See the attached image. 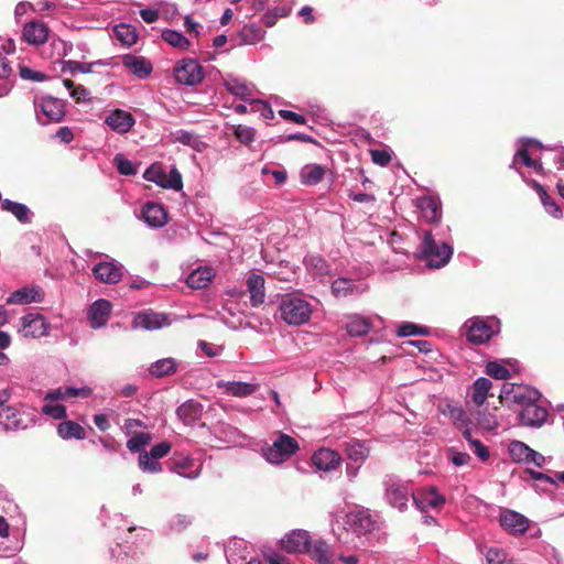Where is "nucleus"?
Instances as JSON below:
<instances>
[{
    "mask_svg": "<svg viewBox=\"0 0 564 564\" xmlns=\"http://www.w3.org/2000/svg\"><path fill=\"white\" fill-rule=\"evenodd\" d=\"M280 313L285 323L299 326L310 321L312 308L310 303L301 297L284 295L280 303Z\"/></svg>",
    "mask_w": 564,
    "mask_h": 564,
    "instance_id": "obj_1",
    "label": "nucleus"
},
{
    "mask_svg": "<svg viewBox=\"0 0 564 564\" xmlns=\"http://www.w3.org/2000/svg\"><path fill=\"white\" fill-rule=\"evenodd\" d=\"M299 448L300 446L295 438L281 433L272 445L262 448V453L269 463L281 464L294 455Z\"/></svg>",
    "mask_w": 564,
    "mask_h": 564,
    "instance_id": "obj_2",
    "label": "nucleus"
},
{
    "mask_svg": "<svg viewBox=\"0 0 564 564\" xmlns=\"http://www.w3.org/2000/svg\"><path fill=\"white\" fill-rule=\"evenodd\" d=\"M541 393L529 386H517L514 383L506 382L502 384L499 401L500 403H511L518 404L522 408L527 406L529 403L534 401H539Z\"/></svg>",
    "mask_w": 564,
    "mask_h": 564,
    "instance_id": "obj_3",
    "label": "nucleus"
},
{
    "mask_svg": "<svg viewBox=\"0 0 564 564\" xmlns=\"http://www.w3.org/2000/svg\"><path fill=\"white\" fill-rule=\"evenodd\" d=\"M34 109L40 123L59 122L64 116V104L52 96H42L34 99Z\"/></svg>",
    "mask_w": 564,
    "mask_h": 564,
    "instance_id": "obj_4",
    "label": "nucleus"
},
{
    "mask_svg": "<svg viewBox=\"0 0 564 564\" xmlns=\"http://www.w3.org/2000/svg\"><path fill=\"white\" fill-rule=\"evenodd\" d=\"M174 76L178 84L195 86L204 79V72L196 61L184 59L174 68Z\"/></svg>",
    "mask_w": 564,
    "mask_h": 564,
    "instance_id": "obj_5",
    "label": "nucleus"
},
{
    "mask_svg": "<svg viewBox=\"0 0 564 564\" xmlns=\"http://www.w3.org/2000/svg\"><path fill=\"white\" fill-rule=\"evenodd\" d=\"M376 522L368 510L350 511L345 517L344 530H351L357 535H365L375 530Z\"/></svg>",
    "mask_w": 564,
    "mask_h": 564,
    "instance_id": "obj_6",
    "label": "nucleus"
},
{
    "mask_svg": "<svg viewBox=\"0 0 564 564\" xmlns=\"http://www.w3.org/2000/svg\"><path fill=\"white\" fill-rule=\"evenodd\" d=\"M21 408L8 405L0 410V430L2 432H18L25 430L28 423L23 417Z\"/></svg>",
    "mask_w": 564,
    "mask_h": 564,
    "instance_id": "obj_7",
    "label": "nucleus"
},
{
    "mask_svg": "<svg viewBox=\"0 0 564 564\" xmlns=\"http://www.w3.org/2000/svg\"><path fill=\"white\" fill-rule=\"evenodd\" d=\"M167 325H170L167 315L153 311L138 313L132 322L133 328H142L145 330H156Z\"/></svg>",
    "mask_w": 564,
    "mask_h": 564,
    "instance_id": "obj_8",
    "label": "nucleus"
},
{
    "mask_svg": "<svg viewBox=\"0 0 564 564\" xmlns=\"http://www.w3.org/2000/svg\"><path fill=\"white\" fill-rule=\"evenodd\" d=\"M534 401L522 408L519 413L520 423L524 426L540 427L544 424L549 416V412L545 408L539 405Z\"/></svg>",
    "mask_w": 564,
    "mask_h": 564,
    "instance_id": "obj_9",
    "label": "nucleus"
},
{
    "mask_svg": "<svg viewBox=\"0 0 564 564\" xmlns=\"http://www.w3.org/2000/svg\"><path fill=\"white\" fill-rule=\"evenodd\" d=\"M22 322V334L25 337L39 338L47 335L48 325L45 318L41 314H26L21 318Z\"/></svg>",
    "mask_w": 564,
    "mask_h": 564,
    "instance_id": "obj_10",
    "label": "nucleus"
},
{
    "mask_svg": "<svg viewBox=\"0 0 564 564\" xmlns=\"http://www.w3.org/2000/svg\"><path fill=\"white\" fill-rule=\"evenodd\" d=\"M105 123L115 132L123 134L129 132L135 123L133 116L121 109L110 111L106 118Z\"/></svg>",
    "mask_w": 564,
    "mask_h": 564,
    "instance_id": "obj_11",
    "label": "nucleus"
},
{
    "mask_svg": "<svg viewBox=\"0 0 564 564\" xmlns=\"http://www.w3.org/2000/svg\"><path fill=\"white\" fill-rule=\"evenodd\" d=\"M453 249H421L415 258L430 269L444 267L452 257Z\"/></svg>",
    "mask_w": 564,
    "mask_h": 564,
    "instance_id": "obj_12",
    "label": "nucleus"
},
{
    "mask_svg": "<svg viewBox=\"0 0 564 564\" xmlns=\"http://www.w3.org/2000/svg\"><path fill=\"white\" fill-rule=\"evenodd\" d=\"M310 534L304 530H295L281 540L282 549L289 553L310 551Z\"/></svg>",
    "mask_w": 564,
    "mask_h": 564,
    "instance_id": "obj_13",
    "label": "nucleus"
},
{
    "mask_svg": "<svg viewBox=\"0 0 564 564\" xmlns=\"http://www.w3.org/2000/svg\"><path fill=\"white\" fill-rule=\"evenodd\" d=\"M500 525L512 534H522L529 529V520L512 510H506L500 516Z\"/></svg>",
    "mask_w": 564,
    "mask_h": 564,
    "instance_id": "obj_14",
    "label": "nucleus"
},
{
    "mask_svg": "<svg viewBox=\"0 0 564 564\" xmlns=\"http://www.w3.org/2000/svg\"><path fill=\"white\" fill-rule=\"evenodd\" d=\"M340 455L329 448H321L316 451L312 456V463L314 466L324 471H330L337 468L340 464Z\"/></svg>",
    "mask_w": 564,
    "mask_h": 564,
    "instance_id": "obj_15",
    "label": "nucleus"
},
{
    "mask_svg": "<svg viewBox=\"0 0 564 564\" xmlns=\"http://www.w3.org/2000/svg\"><path fill=\"white\" fill-rule=\"evenodd\" d=\"M94 274L102 283H118L122 278V267L115 262H100L94 267Z\"/></svg>",
    "mask_w": 564,
    "mask_h": 564,
    "instance_id": "obj_16",
    "label": "nucleus"
},
{
    "mask_svg": "<svg viewBox=\"0 0 564 564\" xmlns=\"http://www.w3.org/2000/svg\"><path fill=\"white\" fill-rule=\"evenodd\" d=\"M22 36L25 42L42 45L48 36V28L44 22L33 21L24 25Z\"/></svg>",
    "mask_w": 564,
    "mask_h": 564,
    "instance_id": "obj_17",
    "label": "nucleus"
},
{
    "mask_svg": "<svg viewBox=\"0 0 564 564\" xmlns=\"http://www.w3.org/2000/svg\"><path fill=\"white\" fill-rule=\"evenodd\" d=\"M111 313V304L107 300H98L91 304L88 311V317L93 328H99L106 325Z\"/></svg>",
    "mask_w": 564,
    "mask_h": 564,
    "instance_id": "obj_18",
    "label": "nucleus"
},
{
    "mask_svg": "<svg viewBox=\"0 0 564 564\" xmlns=\"http://www.w3.org/2000/svg\"><path fill=\"white\" fill-rule=\"evenodd\" d=\"M142 219L151 227H162L167 223V213L161 204L147 203L142 208Z\"/></svg>",
    "mask_w": 564,
    "mask_h": 564,
    "instance_id": "obj_19",
    "label": "nucleus"
},
{
    "mask_svg": "<svg viewBox=\"0 0 564 564\" xmlns=\"http://www.w3.org/2000/svg\"><path fill=\"white\" fill-rule=\"evenodd\" d=\"M43 292L40 286L30 285L14 291L8 299L7 304H29L32 302H41Z\"/></svg>",
    "mask_w": 564,
    "mask_h": 564,
    "instance_id": "obj_20",
    "label": "nucleus"
},
{
    "mask_svg": "<svg viewBox=\"0 0 564 564\" xmlns=\"http://www.w3.org/2000/svg\"><path fill=\"white\" fill-rule=\"evenodd\" d=\"M494 334L492 327L487 322L477 319L469 326L467 339L473 344L480 345L488 341Z\"/></svg>",
    "mask_w": 564,
    "mask_h": 564,
    "instance_id": "obj_21",
    "label": "nucleus"
},
{
    "mask_svg": "<svg viewBox=\"0 0 564 564\" xmlns=\"http://www.w3.org/2000/svg\"><path fill=\"white\" fill-rule=\"evenodd\" d=\"M122 64L139 78H147L152 73V65L144 57L127 54L122 57Z\"/></svg>",
    "mask_w": 564,
    "mask_h": 564,
    "instance_id": "obj_22",
    "label": "nucleus"
},
{
    "mask_svg": "<svg viewBox=\"0 0 564 564\" xmlns=\"http://www.w3.org/2000/svg\"><path fill=\"white\" fill-rule=\"evenodd\" d=\"M247 286L250 293V301L253 307L264 302V278L260 274L251 273L247 279Z\"/></svg>",
    "mask_w": 564,
    "mask_h": 564,
    "instance_id": "obj_23",
    "label": "nucleus"
},
{
    "mask_svg": "<svg viewBox=\"0 0 564 564\" xmlns=\"http://www.w3.org/2000/svg\"><path fill=\"white\" fill-rule=\"evenodd\" d=\"M176 414L180 420L189 425L200 419L203 405L197 401L187 400L177 408Z\"/></svg>",
    "mask_w": 564,
    "mask_h": 564,
    "instance_id": "obj_24",
    "label": "nucleus"
},
{
    "mask_svg": "<svg viewBox=\"0 0 564 564\" xmlns=\"http://www.w3.org/2000/svg\"><path fill=\"white\" fill-rule=\"evenodd\" d=\"M214 276L215 271L212 267H199L187 276L186 283L192 289H204Z\"/></svg>",
    "mask_w": 564,
    "mask_h": 564,
    "instance_id": "obj_25",
    "label": "nucleus"
},
{
    "mask_svg": "<svg viewBox=\"0 0 564 564\" xmlns=\"http://www.w3.org/2000/svg\"><path fill=\"white\" fill-rule=\"evenodd\" d=\"M224 85L230 94L245 100L249 99L253 93L252 85L236 77L228 76L225 78Z\"/></svg>",
    "mask_w": 564,
    "mask_h": 564,
    "instance_id": "obj_26",
    "label": "nucleus"
},
{
    "mask_svg": "<svg viewBox=\"0 0 564 564\" xmlns=\"http://www.w3.org/2000/svg\"><path fill=\"white\" fill-rule=\"evenodd\" d=\"M492 388V382L487 378H478L471 387V401L475 406L481 408Z\"/></svg>",
    "mask_w": 564,
    "mask_h": 564,
    "instance_id": "obj_27",
    "label": "nucleus"
},
{
    "mask_svg": "<svg viewBox=\"0 0 564 564\" xmlns=\"http://www.w3.org/2000/svg\"><path fill=\"white\" fill-rule=\"evenodd\" d=\"M414 501L421 509L430 508H438L444 505L445 498L442 496L434 487L430 488L425 492L419 494V496H413Z\"/></svg>",
    "mask_w": 564,
    "mask_h": 564,
    "instance_id": "obj_28",
    "label": "nucleus"
},
{
    "mask_svg": "<svg viewBox=\"0 0 564 564\" xmlns=\"http://www.w3.org/2000/svg\"><path fill=\"white\" fill-rule=\"evenodd\" d=\"M217 386L224 388L227 393L238 398L251 395L258 388L257 384L236 381L218 382Z\"/></svg>",
    "mask_w": 564,
    "mask_h": 564,
    "instance_id": "obj_29",
    "label": "nucleus"
},
{
    "mask_svg": "<svg viewBox=\"0 0 564 564\" xmlns=\"http://www.w3.org/2000/svg\"><path fill=\"white\" fill-rule=\"evenodd\" d=\"M388 499L390 503L402 510L406 507L411 491L408 487L401 485H391L388 490Z\"/></svg>",
    "mask_w": 564,
    "mask_h": 564,
    "instance_id": "obj_30",
    "label": "nucleus"
},
{
    "mask_svg": "<svg viewBox=\"0 0 564 564\" xmlns=\"http://www.w3.org/2000/svg\"><path fill=\"white\" fill-rule=\"evenodd\" d=\"M471 413L477 424L484 430L492 431L499 425L497 415L484 405L481 408L476 406Z\"/></svg>",
    "mask_w": 564,
    "mask_h": 564,
    "instance_id": "obj_31",
    "label": "nucleus"
},
{
    "mask_svg": "<svg viewBox=\"0 0 564 564\" xmlns=\"http://www.w3.org/2000/svg\"><path fill=\"white\" fill-rule=\"evenodd\" d=\"M345 453L348 459L357 464H362L369 456V448L357 440L345 443Z\"/></svg>",
    "mask_w": 564,
    "mask_h": 564,
    "instance_id": "obj_32",
    "label": "nucleus"
},
{
    "mask_svg": "<svg viewBox=\"0 0 564 564\" xmlns=\"http://www.w3.org/2000/svg\"><path fill=\"white\" fill-rule=\"evenodd\" d=\"M307 553L319 564H333V552L325 541H315L313 545L310 543Z\"/></svg>",
    "mask_w": 564,
    "mask_h": 564,
    "instance_id": "obj_33",
    "label": "nucleus"
},
{
    "mask_svg": "<svg viewBox=\"0 0 564 564\" xmlns=\"http://www.w3.org/2000/svg\"><path fill=\"white\" fill-rule=\"evenodd\" d=\"M58 435L64 440L76 438L84 440L86 438L85 429L74 421H64L57 426Z\"/></svg>",
    "mask_w": 564,
    "mask_h": 564,
    "instance_id": "obj_34",
    "label": "nucleus"
},
{
    "mask_svg": "<svg viewBox=\"0 0 564 564\" xmlns=\"http://www.w3.org/2000/svg\"><path fill=\"white\" fill-rule=\"evenodd\" d=\"M326 173V169L318 164H307L300 173L301 181L305 185H315L319 183Z\"/></svg>",
    "mask_w": 564,
    "mask_h": 564,
    "instance_id": "obj_35",
    "label": "nucleus"
},
{
    "mask_svg": "<svg viewBox=\"0 0 564 564\" xmlns=\"http://www.w3.org/2000/svg\"><path fill=\"white\" fill-rule=\"evenodd\" d=\"M419 207L423 217L429 223H435L441 218V209L438 203L433 197H423L419 202Z\"/></svg>",
    "mask_w": 564,
    "mask_h": 564,
    "instance_id": "obj_36",
    "label": "nucleus"
},
{
    "mask_svg": "<svg viewBox=\"0 0 564 564\" xmlns=\"http://www.w3.org/2000/svg\"><path fill=\"white\" fill-rule=\"evenodd\" d=\"M332 292L336 297H347L355 293H361L360 290L350 279L339 278L332 283Z\"/></svg>",
    "mask_w": 564,
    "mask_h": 564,
    "instance_id": "obj_37",
    "label": "nucleus"
},
{
    "mask_svg": "<svg viewBox=\"0 0 564 564\" xmlns=\"http://www.w3.org/2000/svg\"><path fill=\"white\" fill-rule=\"evenodd\" d=\"M239 37L243 44L253 45L264 37V31L254 23L246 24L240 30Z\"/></svg>",
    "mask_w": 564,
    "mask_h": 564,
    "instance_id": "obj_38",
    "label": "nucleus"
},
{
    "mask_svg": "<svg viewBox=\"0 0 564 564\" xmlns=\"http://www.w3.org/2000/svg\"><path fill=\"white\" fill-rule=\"evenodd\" d=\"M1 208L13 214L21 223H28L30 220V210L25 205L21 203L3 199L1 202Z\"/></svg>",
    "mask_w": 564,
    "mask_h": 564,
    "instance_id": "obj_39",
    "label": "nucleus"
},
{
    "mask_svg": "<svg viewBox=\"0 0 564 564\" xmlns=\"http://www.w3.org/2000/svg\"><path fill=\"white\" fill-rule=\"evenodd\" d=\"M149 370L156 378L170 376L176 371V362L172 358H164L151 365Z\"/></svg>",
    "mask_w": 564,
    "mask_h": 564,
    "instance_id": "obj_40",
    "label": "nucleus"
},
{
    "mask_svg": "<svg viewBox=\"0 0 564 564\" xmlns=\"http://www.w3.org/2000/svg\"><path fill=\"white\" fill-rule=\"evenodd\" d=\"M117 39L124 45L131 46L138 40L135 28L130 24H120L115 28Z\"/></svg>",
    "mask_w": 564,
    "mask_h": 564,
    "instance_id": "obj_41",
    "label": "nucleus"
},
{
    "mask_svg": "<svg viewBox=\"0 0 564 564\" xmlns=\"http://www.w3.org/2000/svg\"><path fill=\"white\" fill-rule=\"evenodd\" d=\"M370 329V324L366 318L354 316L346 324V330L350 336H364Z\"/></svg>",
    "mask_w": 564,
    "mask_h": 564,
    "instance_id": "obj_42",
    "label": "nucleus"
},
{
    "mask_svg": "<svg viewBox=\"0 0 564 564\" xmlns=\"http://www.w3.org/2000/svg\"><path fill=\"white\" fill-rule=\"evenodd\" d=\"M509 453L513 460L525 463L531 453V447L523 442L512 441L509 445Z\"/></svg>",
    "mask_w": 564,
    "mask_h": 564,
    "instance_id": "obj_43",
    "label": "nucleus"
},
{
    "mask_svg": "<svg viewBox=\"0 0 564 564\" xmlns=\"http://www.w3.org/2000/svg\"><path fill=\"white\" fill-rule=\"evenodd\" d=\"M529 145H535L539 148L541 147L540 142L536 140H525L523 142V147L517 152L516 158H520L522 163L524 165H527L528 167H533L535 170L541 169V163L538 161H534L530 158L529 152H528Z\"/></svg>",
    "mask_w": 564,
    "mask_h": 564,
    "instance_id": "obj_44",
    "label": "nucleus"
},
{
    "mask_svg": "<svg viewBox=\"0 0 564 564\" xmlns=\"http://www.w3.org/2000/svg\"><path fill=\"white\" fill-rule=\"evenodd\" d=\"M159 185L163 188H172L180 191L183 187L182 175L177 169L173 167L169 174H165V178L159 180Z\"/></svg>",
    "mask_w": 564,
    "mask_h": 564,
    "instance_id": "obj_45",
    "label": "nucleus"
},
{
    "mask_svg": "<svg viewBox=\"0 0 564 564\" xmlns=\"http://www.w3.org/2000/svg\"><path fill=\"white\" fill-rule=\"evenodd\" d=\"M162 37L165 42L174 47L185 50L188 47V40L181 33L174 30H166L162 33Z\"/></svg>",
    "mask_w": 564,
    "mask_h": 564,
    "instance_id": "obj_46",
    "label": "nucleus"
},
{
    "mask_svg": "<svg viewBox=\"0 0 564 564\" xmlns=\"http://www.w3.org/2000/svg\"><path fill=\"white\" fill-rule=\"evenodd\" d=\"M151 441L152 437L149 433H135L130 440H128L127 448L132 453H138L141 448L149 445Z\"/></svg>",
    "mask_w": 564,
    "mask_h": 564,
    "instance_id": "obj_47",
    "label": "nucleus"
},
{
    "mask_svg": "<svg viewBox=\"0 0 564 564\" xmlns=\"http://www.w3.org/2000/svg\"><path fill=\"white\" fill-rule=\"evenodd\" d=\"M486 373L497 380H507L511 377V372L497 361H490L486 366Z\"/></svg>",
    "mask_w": 564,
    "mask_h": 564,
    "instance_id": "obj_48",
    "label": "nucleus"
},
{
    "mask_svg": "<svg viewBox=\"0 0 564 564\" xmlns=\"http://www.w3.org/2000/svg\"><path fill=\"white\" fill-rule=\"evenodd\" d=\"M139 466L144 471L159 473L162 470L161 464L151 457L150 453L144 452L139 456Z\"/></svg>",
    "mask_w": 564,
    "mask_h": 564,
    "instance_id": "obj_49",
    "label": "nucleus"
},
{
    "mask_svg": "<svg viewBox=\"0 0 564 564\" xmlns=\"http://www.w3.org/2000/svg\"><path fill=\"white\" fill-rule=\"evenodd\" d=\"M429 329L423 326H419L412 323H404L398 329V335L401 337L415 336V335H427Z\"/></svg>",
    "mask_w": 564,
    "mask_h": 564,
    "instance_id": "obj_50",
    "label": "nucleus"
},
{
    "mask_svg": "<svg viewBox=\"0 0 564 564\" xmlns=\"http://www.w3.org/2000/svg\"><path fill=\"white\" fill-rule=\"evenodd\" d=\"M175 140L182 144L193 147L195 149H198L199 144L202 142L192 132L180 130L175 134Z\"/></svg>",
    "mask_w": 564,
    "mask_h": 564,
    "instance_id": "obj_51",
    "label": "nucleus"
},
{
    "mask_svg": "<svg viewBox=\"0 0 564 564\" xmlns=\"http://www.w3.org/2000/svg\"><path fill=\"white\" fill-rule=\"evenodd\" d=\"M93 64L89 63H80L76 61H65L63 63V70H68L70 74L79 73H90Z\"/></svg>",
    "mask_w": 564,
    "mask_h": 564,
    "instance_id": "obj_52",
    "label": "nucleus"
},
{
    "mask_svg": "<svg viewBox=\"0 0 564 564\" xmlns=\"http://www.w3.org/2000/svg\"><path fill=\"white\" fill-rule=\"evenodd\" d=\"M488 564H511L502 550L491 547L486 554Z\"/></svg>",
    "mask_w": 564,
    "mask_h": 564,
    "instance_id": "obj_53",
    "label": "nucleus"
},
{
    "mask_svg": "<svg viewBox=\"0 0 564 564\" xmlns=\"http://www.w3.org/2000/svg\"><path fill=\"white\" fill-rule=\"evenodd\" d=\"M234 134L242 143L248 144L253 141L254 130L250 127L239 124L234 129Z\"/></svg>",
    "mask_w": 564,
    "mask_h": 564,
    "instance_id": "obj_54",
    "label": "nucleus"
},
{
    "mask_svg": "<svg viewBox=\"0 0 564 564\" xmlns=\"http://www.w3.org/2000/svg\"><path fill=\"white\" fill-rule=\"evenodd\" d=\"M42 412L55 420H61L66 416V408L62 404H45Z\"/></svg>",
    "mask_w": 564,
    "mask_h": 564,
    "instance_id": "obj_55",
    "label": "nucleus"
},
{
    "mask_svg": "<svg viewBox=\"0 0 564 564\" xmlns=\"http://www.w3.org/2000/svg\"><path fill=\"white\" fill-rule=\"evenodd\" d=\"M115 162L120 174L134 175L137 173V169L132 162L122 158L121 155H117L115 158Z\"/></svg>",
    "mask_w": 564,
    "mask_h": 564,
    "instance_id": "obj_56",
    "label": "nucleus"
},
{
    "mask_svg": "<svg viewBox=\"0 0 564 564\" xmlns=\"http://www.w3.org/2000/svg\"><path fill=\"white\" fill-rule=\"evenodd\" d=\"M171 448H172L171 443L164 441V442L155 444L149 453L152 458L158 460L159 458L166 456L170 453Z\"/></svg>",
    "mask_w": 564,
    "mask_h": 564,
    "instance_id": "obj_57",
    "label": "nucleus"
},
{
    "mask_svg": "<svg viewBox=\"0 0 564 564\" xmlns=\"http://www.w3.org/2000/svg\"><path fill=\"white\" fill-rule=\"evenodd\" d=\"M470 447L474 449V453L482 460H487L490 456L489 449L485 446L479 440H475L471 442Z\"/></svg>",
    "mask_w": 564,
    "mask_h": 564,
    "instance_id": "obj_58",
    "label": "nucleus"
},
{
    "mask_svg": "<svg viewBox=\"0 0 564 564\" xmlns=\"http://www.w3.org/2000/svg\"><path fill=\"white\" fill-rule=\"evenodd\" d=\"M471 457L467 453L451 449V460L455 466H465L469 464Z\"/></svg>",
    "mask_w": 564,
    "mask_h": 564,
    "instance_id": "obj_59",
    "label": "nucleus"
},
{
    "mask_svg": "<svg viewBox=\"0 0 564 564\" xmlns=\"http://www.w3.org/2000/svg\"><path fill=\"white\" fill-rule=\"evenodd\" d=\"M371 159L376 164L381 166L387 165L391 161L390 154L384 150H372Z\"/></svg>",
    "mask_w": 564,
    "mask_h": 564,
    "instance_id": "obj_60",
    "label": "nucleus"
},
{
    "mask_svg": "<svg viewBox=\"0 0 564 564\" xmlns=\"http://www.w3.org/2000/svg\"><path fill=\"white\" fill-rule=\"evenodd\" d=\"M542 204L546 210L547 214L553 216L554 218H561L562 217V210L558 207V205L550 197L547 196V200H542Z\"/></svg>",
    "mask_w": 564,
    "mask_h": 564,
    "instance_id": "obj_61",
    "label": "nucleus"
},
{
    "mask_svg": "<svg viewBox=\"0 0 564 564\" xmlns=\"http://www.w3.org/2000/svg\"><path fill=\"white\" fill-rule=\"evenodd\" d=\"M138 427H147L145 424L138 419H127L123 424V430L128 435L135 434Z\"/></svg>",
    "mask_w": 564,
    "mask_h": 564,
    "instance_id": "obj_62",
    "label": "nucleus"
},
{
    "mask_svg": "<svg viewBox=\"0 0 564 564\" xmlns=\"http://www.w3.org/2000/svg\"><path fill=\"white\" fill-rule=\"evenodd\" d=\"M144 178L150 182H154L159 185V180L163 181L165 178V173L162 172L160 169L152 166L151 169L145 171Z\"/></svg>",
    "mask_w": 564,
    "mask_h": 564,
    "instance_id": "obj_63",
    "label": "nucleus"
},
{
    "mask_svg": "<svg viewBox=\"0 0 564 564\" xmlns=\"http://www.w3.org/2000/svg\"><path fill=\"white\" fill-rule=\"evenodd\" d=\"M449 415L455 422H460L464 425L469 422L466 412L462 408H451Z\"/></svg>",
    "mask_w": 564,
    "mask_h": 564,
    "instance_id": "obj_64",
    "label": "nucleus"
}]
</instances>
